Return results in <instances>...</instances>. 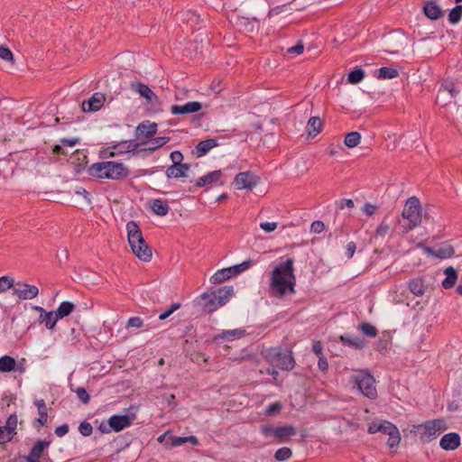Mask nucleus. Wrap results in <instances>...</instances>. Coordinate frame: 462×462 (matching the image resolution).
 Wrapping results in <instances>:
<instances>
[{
	"instance_id": "9b49d317",
	"label": "nucleus",
	"mask_w": 462,
	"mask_h": 462,
	"mask_svg": "<svg viewBox=\"0 0 462 462\" xmlns=\"http://www.w3.org/2000/svg\"><path fill=\"white\" fill-rule=\"evenodd\" d=\"M260 181V178L253 171H242L236 175L233 183L238 189H253Z\"/></svg>"
},
{
	"instance_id": "bb28decb",
	"label": "nucleus",
	"mask_w": 462,
	"mask_h": 462,
	"mask_svg": "<svg viewBox=\"0 0 462 462\" xmlns=\"http://www.w3.org/2000/svg\"><path fill=\"white\" fill-rule=\"evenodd\" d=\"M424 14L431 20H437L442 16L443 11L435 0H430L423 6Z\"/></svg>"
},
{
	"instance_id": "aec40b11",
	"label": "nucleus",
	"mask_w": 462,
	"mask_h": 462,
	"mask_svg": "<svg viewBox=\"0 0 462 462\" xmlns=\"http://www.w3.org/2000/svg\"><path fill=\"white\" fill-rule=\"evenodd\" d=\"M202 104L198 101L188 102L184 105H173L171 106V113L172 115H188L200 111Z\"/></svg>"
},
{
	"instance_id": "4468645a",
	"label": "nucleus",
	"mask_w": 462,
	"mask_h": 462,
	"mask_svg": "<svg viewBox=\"0 0 462 462\" xmlns=\"http://www.w3.org/2000/svg\"><path fill=\"white\" fill-rule=\"evenodd\" d=\"M39 293V289L35 285L23 282H17L14 286V294L22 300H32Z\"/></svg>"
},
{
	"instance_id": "c9c22d12",
	"label": "nucleus",
	"mask_w": 462,
	"mask_h": 462,
	"mask_svg": "<svg viewBox=\"0 0 462 462\" xmlns=\"http://www.w3.org/2000/svg\"><path fill=\"white\" fill-rule=\"evenodd\" d=\"M216 292H217V300H218V305L223 306L233 296L234 288H233V286H224V287H220L219 289H217V291Z\"/></svg>"
},
{
	"instance_id": "a18cd8bd",
	"label": "nucleus",
	"mask_w": 462,
	"mask_h": 462,
	"mask_svg": "<svg viewBox=\"0 0 462 462\" xmlns=\"http://www.w3.org/2000/svg\"><path fill=\"white\" fill-rule=\"evenodd\" d=\"M361 135L358 132L348 133L344 140L345 145L348 148H354L360 143Z\"/></svg>"
},
{
	"instance_id": "052dcab7",
	"label": "nucleus",
	"mask_w": 462,
	"mask_h": 462,
	"mask_svg": "<svg viewBox=\"0 0 462 462\" xmlns=\"http://www.w3.org/2000/svg\"><path fill=\"white\" fill-rule=\"evenodd\" d=\"M143 325V320L140 317H132L127 320L126 328H140Z\"/></svg>"
},
{
	"instance_id": "a211bd4d",
	"label": "nucleus",
	"mask_w": 462,
	"mask_h": 462,
	"mask_svg": "<svg viewBox=\"0 0 462 462\" xmlns=\"http://www.w3.org/2000/svg\"><path fill=\"white\" fill-rule=\"evenodd\" d=\"M200 300L203 302H198L202 305V310L205 312L211 313L215 311L218 307V300L217 297V292L215 291L204 292L200 295Z\"/></svg>"
},
{
	"instance_id": "603ef678",
	"label": "nucleus",
	"mask_w": 462,
	"mask_h": 462,
	"mask_svg": "<svg viewBox=\"0 0 462 462\" xmlns=\"http://www.w3.org/2000/svg\"><path fill=\"white\" fill-rule=\"evenodd\" d=\"M79 431L82 436L88 437L93 432V427L89 422L85 420L79 424Z\"/></svg>"
},
{
	"instance_id": "423d86ee",
	"label": "nucleus",
	"mask_w": 462,
	"mask_h": 462,
	"mask_svg": "<svg viewBox=\"0 0 462 462\" xmlns=\"http://www.w3.org/2000/svg\"><path fill=\"white\" fill-rule=\"evenodd\" d=\"M260 430L265 438L273 437L279 443L288 442L291 437L297 434L296 428L292 425L274 427L271 424H264L261 426Z\"/></svg>"
},
{
	"instance_id": "a878e982",
	"label": "nucleus",
	"mask_w": 462,
	"mask_h": 462,
	"mask_svg": "<svg viewBox=\"0 0 462 462\" xmlns=\"http://www.w3.org/2000/svg\"><path fill=\"white\" fill-rule=\"evenodd\" d=\"M339 341L346 346L362 349L366 346V340L353 335H345L339 337Z\"/></svg>"
},
{
	"instance_id": "4be33fe9",
	"label": "nucleus",
	"mask_w": 462,
	"mask_h": 462,
	"mask_svg": "<svg viewBox=\"0 0 462 462\" xmlns=\"http://www.w3.org/2000/svg\"><path fill=\"white\" fill-rule=\"evenodd\" d=\"M18 371L23 373L24 368L22 365H17L15 359L11 356H4L0 357V373H10Z\"/></svg>"
},
{
	"instance_id": "4c0bfd02",
	"label": "nucleus",
	"mask_w": 462,
	"mask_h": 462,
	"mask_svg": "<svg viewBox=\"0 0 462 462\" xmlns=\"http://www.w3.org/2000/svg\"><path fill=\"white\" fill-rule=\"evenodd\" d=\"M396 218L387 215L377 226V236H384L389 233L393 225L395 223Z\"/></svg>"
},
{
	"instance_id": "e2e57ef3",
	"label": "nucleus",
	"mask_w": 462,
	"mask_h": 462,
	"mask_svg": "<svg viewBox=\"0 0 462 462\" xmlns=\"http://www.w3.org/2000/svg\"><path fill=\"white\" fill-rule=\"evenodd\" d=\"M325 229V224L320 220L313 221L310 226V232L314 234H320Z\"/></svg>"
},
{
	"instance_id": "20e7f679",
	"label": "nucleus",
	"mask_w": 462,
	"mask_h": 462,
	"mask_svg": "<svg viewBox=\"0 0 462 462\" xmlns=\"http://www.w3.org/2000/svg\"><path fill=\"white\" fill-rule=\"evenodd\" d=\"M265 360L272 365L285 371H291L295 366V360L291 351H284L281 346L267 348L263 352Z\"/></svg>"
},
{
	"instance_id": "dca6fc26",
	"label": "nucleus",
	"mask_w": 462,
	"mask_h": 462,
	"mask_svg": "<svg viewBox=\"0 0 462 462\" xmlns=\"http://www.w3.org/2000/svg\"><path fill=\"white\" fill-rule=\"evenodd\" d=\"M461 445V439L458 433L449 432L442 436L439 440V447L446 451H453Z\"/></svg>"
},
{
	"instance_id": "c85d7f7f",
	"label": "nucleus",
	"mask_w": 462,
	"mask_h": 462,
	"mask_svg": "<svg viewBox=\"0 0 462 462\" xmlns=\"http://www.w3.org/2000/svg\"><path fill=\"white\" fill-rule=\"evenodd\" d=\"M106 161L92 163L87 169L88 174L97 179H106Z\"/></svg>"
},
{
	"instance_id": "7c9ffc66",
	"label": "nucleus",
	"mask_w": 462,
	"mask_h": 462,
	"mask_svg": "<svg viewBox=\"0 0 462 462\" xmlns=\"http://www.w3.org/2000/svg\"><path fill=\"white\" fill-rule=\"evenodd\" d=\"M246 334L245 329L243 328H236L231 330L222 331L220 334L215 337V340L222 339V340H234L236 338H241L245 337Z\"/></svg>"
},
{
	"instance_id": "69168bd1",
	"label": "nucleus",
	"mask_w": 462,
	"mask_h": 462,
	"mask_svg": "<svg viewBox=\"0 0 462 462\" xmlns=\"http://www.w3.org/2000/svg\"><path fill=\"white\" fill-rule=\"evenodd\" d=\"M13 439L12 434L6 429H3V426H0V444H5L9 442Z\"/></svg>"
},
{
	"instance_id": "393cba45",
	"label": "nucleus",
	"mask_w": 462,
	"mask_h": 462,
	"mask_svg": "<svg viewBox=\"0 0 462 462\" xmlns=\"http://www.w3.org/2000/svg\"><path fill=\"white\" fill-rule=\"evenodd\" d=\"M189 169L190 165L189 163L171 165L167 168L165 173L168 179H179L186 177Z\"/></svg>"
},
{
	"instance_id": "cd10ccee",
	"label": "nucleus",
	"mask_w": 462,
	"mask_h": 462,
	"mask_svg": "<svg viewBox=\"0 0 462 462\" xmlns=\"http://www.w3.org/2000/svg\"><path fill=\"white\" fill-rule=\"evenodd\" d=\"M185 443H190L192 446H198L199 444V439L195 436L189 437H179L170 436L167 441V445L170 448L180 447Z\"/></svg>"
},
{
	"instance_id": "e433bc0d",
	"label": "nucleus",
	"mask_w": 462,
	"mask_h": 462,
	"mask_svg": "<svg viewBox=\"0 0 462 462\" xmlns=\"http://www.w3.org/2000/svg\"><path fill=\"white\" fill-rule=\"evenodd\" d=\"M233 277L232 272L230 270V267L224 268L221 270L217 271L209 279L211 283L217 284V283H222L223 282L230 279Z\"/></svg>"
},
{
	"instance_id": "1a4fd4ad",
	"label": "nucleus",
	"mask_w": 462,
	"mask_h": 462,
	"mask_svg": "<svg viewBox=\"0 0 462 462\" xmlns=\"http://www.w3.org/2000/svg\"><path fill=\"white\" fill-rule=\"evenodd\" d=\"M377 432L383 436H388L386 444L390 448L399 446L401 442V434L398 428L390 421L383 420L377 424Z\"/></svg>"
},
{
	"instance_id": "79ce46f5",
	"label": "nucleus",
	"mask_w": 462,
	"mask_h": 462,
	"mask_svg": "<svg viewBox=\"0 0 462 462\" xmlns=\"http://www.w3.org/2000/svg\"><path fill=\"white\" fill-rule=\"evenodd\" d=\"M399 76V71L394 67H382L377 70V79H392Z\"/></svg>"
},
{
	"instance_id": "09e8293b",
	"label": "nucleus",
	"mask_w": 462,
	"mask_h": 462,
	"mask_svg": "<svg viewBox=\"0 0 462 462\" xmlns=\"http://www.w3.org/2000/svg\"><path fill=\"white\" fill-rule=\"evenodd\" d=\"M292 457V451L290 448L283 447L276 450L274 458L277 461H286Z\"/></svg>"
},
{
	"instance_id": "6e6552de",
	"label": "nucleus",
	"mask_w": 462,
	"mask_h": 462,
	"mask_svg": "<svg viewBox=\"0 0 462 462\" xmlns=\"http://www.w3.org/2000/svg\"><path fill=\"white\" fill-rule=\"evenodd\" d=\"M354 382L364 396L375 398V380L371 374L361 371L354 375Z\"/></svg>"
},
{
	"instance_id": "774afa93",
	"label": "nucleus",
	"mask_w": 462,
	"mask_h": 462,
	"mask_svg": "<svg viewBox=\"0 0 462 462\" xmlns=\"http://www.w3.org/2000/svg\"><path fill=\"white\" fill-rule=\"evenodd\" d=\"M282 405L279 402H274L267 406L265 413L268 415L278 413L281 411Z\"/></svg>"
},
{
	"instance_id": "49530a36",
	"label": "nucleus",
	"mask_w": 462,
	"mask_h": 462,
	"mask_svg": "<svg viewBox=\"0 0 462 462\" xmlns=\"http://www.w3.org/2000/svg\"><path fill=\"white\" fill-rule=\"evenodd\" d=\"M254 264V262L253 260H246L244 261L241 263L233 265L230 267V270L232 272L233 276L238 275L245 271L248 270L250 267H252Z\"/></svg>"
},
{
	"instance_id": "7ed1b4c3",
	"label": "nucleus",
	"mask_w": 462,
	"mask_h": 462,
	"mask_svg": "<svg viewBox=\"0 0 462 462\" xmlns=\"http://www.w3.org/2000/svg\"><path fill=\"white\" fill-rule=\"evenodd\" d=\"M448 429V423L444 419H434L425 422L413 425L410 432L419 436L422 444H427Z\"/></svg>"
},
{
	"instance_id": "f3484780",
	"label": "nucleus",
	"mask_w": 462,
	"mask_h": 462,
	"mask_svg": "<svg viewBox=\"0 0 462 462\" xmlns=\"http://www.w3.org/2000/svg\"><path fill=\"white\" fill-rule=\"evenodd\" d=\"M105 100L104 94L96 92L88 101L82 102L81 110L83 112H97L102 107Z\"/></svg>"
},
{
	"instance_id": "58836bf2",
	"label": "nucleus",
	"mask_w": 462,
	"mask_h": 462,
	"mask_svg": "<svg viewBox=\"0 0 462 462\" xmlns=\"http://www.w3.org/2000/svg\"><path fill=\"white\" fill-rule=\"evenodd\" d=\"M146 106L148 111L151 113H159L162 111V101L154 92L151 97L146 98Z\"/></svg>"
},
{
	"instance_id": "338daca9",
	"label": "nucleus",
	"mask_w": 462,
	"mask_h": 462,
	"mask_svg": "<svg viewBox=\"0 0 462 462\" xmlns=\"http://www.w3.org/2000/svg\"><path fill=\"white\" fill-rule=\"evenodd\" d=\"M278 224L276 222H262L260 227L266 233H271L277 228Z\"/></svg>"
},
{
	"instance_id": "f03ea898",
	"label": "nucleus",
	"mask_w": 462,
	"mask_h": 462,
	"mask_svg": "<svg viewBox=\"0 0 462 462\" xmlns=\"http://www.w3.org/2000/svg\"><path fill=\"white\" fill-rule=\"evenodd\" d=\"M128 243L133 254L143 262H149L152 259V249L145 242L143 233L134 221L126 224Z\"/></svg>"
},
{
	"instance_id": "2f4dec72",
	"label": "nucleus",
	"mask_w": 462,
	"mask_h": 462,
	"mask_svg": "<svg viewBox=\"0 0 462 462\" xmlns=\"http://www.w3.org/2000/svg\"><path fill=\"white\" fill-rule=\"evenodd\" d=\"M445 279L442 281V287L444 289H451L454 287L457 281V271L452 267L448 266L444 270Z\"/></svg>"
},
{
	"instance_id": "f704fd0d",
	"label": "nucleus",
	"mask_w": 462,
	"mask_h": 462,
	"mask_svg": "<svg viewBox=\"0 0 462 462\" xmlns=\"http://www.w3.org/2000/svg\"><path fill=\"white\" fill-rule=\"evenodd\" d=\"M51 441L46 439H39L31 448L29 455L35 458H40L42 456L43 451L49 448Z\"/></svg>"
},
{
	"instance_id": "c756f323",
	"label": "nucleus",
	"mask_w": 462,
	"mask_h": 462,
	"mask_svg": "<svg viewBox=\"0 0 462 462\" xmlns=\"http://www.w3.org/2000/svg\"><path fill=\"white\" fill-rule=\"evenodd\" d=\"M408 287L411 292L417 297L422 296L427 289L424 281L420 277H416L409 281Z\"/></svg>"
},
{
	"instance_id": "13d9d810",
	"label": "nucleus",
	"mask_w": 462,
	"mask_h": 462,
	"mask_svg": "<svg viewBox=\"0 0 462 462\" xmlns=\"http://www.w3.org/2000/svg\"><path fill=\"white\" fill-rule=\"evenodd\" d=\"M0 58L6 61H11L14 60V55L9 48L0 45Z\"/></svg>"
},
{
	"instance_id": "6ab92c4d",
	"label": "nucleus",
	"mask_w": 462,
	"mask_h": 462,
	"mask_svg": "<svg viewBox=\"0 0 462 462\" xmlns=\"http://www.w3.org/2000/svg\"><path fill=\"white\" fill-rule=\"evenodd\" d=\"M158 131V125L154 122L143 121L140 123L135 129V137L140 139L141 137L151 138L156 134Z\"/></svg>"
},
{
	"instance_id": "f257e3e1",
	"label": "nucleus",
	"mask_w": 462,
	"mask_h": 462,
	"mask_svg": "<svg viewBox=\"0 0 462 462\" xmlns=\"http://www.w3.org/2000/svg\"><path fill=\"white\" fill-rule=\"evenodd\" d=\"M295 285L294 259L289 257L273 270L269 289L272 295L282 297L288 293H293Z\"/></svg>"
},
{
	"instance_id": "de8ad7c7",
	"label": "nucleus",
	"mask_w": 462,
	"mask_h": 462,
	"mask_svg": "<svg viewBox=\"0 0 462 462\" xmlns=\"http://www.w3.org/2000/svg\"><path fill=\"white\" fill-rule=\"evenodd\" d=\"M365 77V71L362 69H356L349 72L347 76V82L351 84H357L362 81Z\"/></svg>"
},
{
	"instance_id": "bf43d9fd",
	"label": "nucleus",
	"mask_w": 462,
	"mask_h": 462,
	"mask_svg": "<svg viewBox=\"0 0 462 462\" xmlns=\"http://www.w3.org/2000/svg\"><path fill=\"white\" fill-rule=\"evenodd\" d=\"M360 330L367 336H370L372 337H375V327L369 323H362L360 325Z\"/></svg>"
},
{
	"instance_id": "473e14b6",
	"label": "nucleus",
	"mask_w": 462,
	"mask_h": 462,
	"mask_svg": "<svg viewBox=\"0 0 462 462\" xmlns=\"http://www.w3.org/2000/svg\"><path fill=\"white\" fill-rule=\"evenodd\" d=\"M76 309L74 303L70 301H62L58 307L57 310H55V317L58 319H61L65 317L70 315Z\"/></svg>"
},
{
	"instance_id": "a19ab883",
	"label": "nucleus",
	"mask_w": 462,
	"mask_h": 462,
	"mask_svg": "<svg viewBox=\"0 0 462 462\" xmlns=\"http://www.w3.org/2000/svg\"><path fill=\"white\" fill-rule=\"evenodd\" d=\"M131 89L136 93H138L142 97L147 98L151 97L153 91L150 88V87L143 82L137 81L133 82L131 84Z\"/></svg>"
},
{
	"instance_id": "72a5a7b5",
	"label": "nucleus",
	"mask_w": 462,
	"mask_h": 462,
	"mask_svg": "<svg viewBox=\"0 0 462 462\" xmlns=\"http://www.w3.org/2000/svg\"><path fill=\"white\" fill-rule=\"evenodd\" d=\"M58 320L59 319L55 317V311L53 310L46 311L42 316H39L38 318V321L40 323H43L45 328L50 330H52L55 328Z\"/></svg>"
},
{
	"instance_id": "ddd939ff",
	"label": "nucleus",
	"mask_w": 462,
	"mask_h": 462,
	"mask_svg": "<svg viewBox=\"0 0 462 462\" xmlns=\"http://www.w3.org/2000/svg\"><path fill=\"white\" fill-rule=\"evenodd\" d=\"M457 94L458 90L456 88L455 83L452 80H445L439 90L437 102L446 105Z\"/></svg>"
},
{
	"instance_id": "4d7b16f0",
	"label": "nucleus",
	"mask_w": 462,
	"mask_h": 462,
	"mask_svg": "<svg viewBox=\"0 0 462 462\" xmlns=\"http://www.w3.org/2000/svg\"><path fill=\"white\" fill-rule=\"evenodd\" d=\"M127 141L113 146V148L116 151L111 152L110 156H115L116 154H119V153H123V152H134V150H132V149H127V143H125ZM134 152H136V150H134Z\"/></svg>"
},
{
	"instance_id": "b1692460",
	"label": "nucleus",
	"mask_w": 462,
	"mask_h": 462,
	"mask_svg": "<svg viewBox=\"0 0 462 462\" xmlns=\"http://www.w3.org/2000/svg\"><path fill=\"white\" fill-rule=\"evenodd\" d=\"M222 177V171L220 170L208 172L204 176L199 178L195 182L196 188H202L207 185L217 183Z\"/></svg>"
},
{
	"instance_id": "2eb2a0df",
	"label": "nucleus",
	"mask_w": 462,
	"mask_h": 462,
	"mask_svg": "<svg viewBox=\"0 0 462 462\" xmlns=\"http://www.w3.org/2000/svg\"><path fill=\"white\" fill-rule=\"evenodd\" d=\"M135 414L112 415L109 418L111 427L114 431L119 432L129 427L135 420Z\"/></svg>"
},
{
	"instance_id": "412c9836",
	"label": "nucleus",
	"mask_w": 462,
	"mask_h": 462,
	"mask_svg": "<svg viewBox=\"0 0 462 462\" xmlns=\"http://www.w3.org/2000/svg\"><path fill=\"white\" fill-rule=\"evenodd\" d=\"M34 404L36 405L38 409L39 417L34 419L32 421L33 428L37 429L38 430L43 427L48 420V409L46 406V403L43 399L36 400Z\"/></svg>"
},
{
	"instance_id": "ea45409f",
	"label": "nucleus",
	"mask_w": 462,
	"mask_h": 462,
	"mask_svg": "<svg viewBox=\"0 0 462 462\" xmlns=\"http://www.w3.org/2000/svg\"><path fill=\"white\" fill-rule=\"evenodd\" d=\"M310 135L316 136L322 129V122L319 116H311L307 124Z\"/></svg>"
},
{
	"instance_id": "0eeeda50",
	"label": "nucleus",
	"mask_w": 462,
	"mask_h": 462,
	"mask_svg": "<svg viewBox=\"0 0 462 462\" xmlns=\"http://www.w3.org/2000/svg\"><path fill=\"white\" fill-rule=\"evenodd\" d=\"M170 141V137L167 136H160V137H151L149 140L144 142H135L134 140H130L126 142L127 149L136 150L137 152H153L157 149L162 147Z\"/></svg>"
},
{
	"instance_id": "37998d69",
	"label": "nucleus",
	"mask_w": 462,
	"mask_h": 462,
	"mask_svg": "<svg viewBox=\"0 0 462 462\" xmlns=\"http://www.w3.org/2000/svg\"><path fill=\"white\" fill-rule=\"evenodd\" d=\"M170 207L168 203L162 199H154L152 204V210L158 216H166L169 212Z\"/></svg>"
},
{
	"instance_id": "6e6d98bb",
	"label": "nucleus",
	"mask_w": 462,
	"mask_h": 462,
	"mask_svg": "<svg viewBox=\"0 0 462 462\" xmlns=\"http://www.w3.org/2000/svg\"><path fill=\"white\" fill-rule=\"evenodd\" d=\"M180 308V302L173 303L168 310H166L165 311H163L162 313H161L159 315V319L160 320L166 319L168 317H170L174 311H176Z\"/></svg>"
},
{
	"instance_id": "c03bdc74",
	"label": "nucleus",
	"mask_w": 462,
	"mask_h": 462,
	"mask_svg": "<svg viewBox=\"0 0 462 462\" xmlns=\"http://www.w3.org/2000/svg\"><path fill=\"white\" fill-rule=\"evenodd\" d=\"M60 144H56L53 147V152L56 154L67 155L68 153L65 152L62 145L71 146V147L75 146L79 143V139L78 138H72V139L61 138L60 140Z\"/></svg>"
},
{
	"instance_id": "39448f33",
	"label": "nucleus",
	"mask_w": 462,
	"mask_h": 462,
	"mask_svg": "<svg viewBox=\"0 0 462 462\" xmlns=\"http://www.w3.org/2000/svg\"><path fill=\"white\" fill-rule=\"evenodd\" d=\"M402 216L406 222L405 225H402L404 232L413 229L421 223L420 202L416 197H411L407 199Z\"/></svg>"
},
{
	"instance_id": "3c124183",
	"label": "nucleus",
	"mask_w": 462,
	"mask_h": 462,
	"mask_svg": "<svg viewBox=\"0 0 462 462\" xmlns=\"http://www.w3.org/2000/svg\"><path fill=\"white\" fill-rule=\"evenodd\" d=\"M16 427H17V416L15 414H11L5 422V425L3 426V429H6L12 436L16 434Z\"/></svg>"
},
{
	"instance_id": "f8f14e48",
	"label": "nucleus",
	"mask_w": 462,
	"mask_h": 462,
	"mask_svg": "<svg viewBox=\"0 0 462 462\" xmlns=\"http://www.w3.org/2000/svg\"><path fill=\"white\" fill-rule=\"evenodd\" d=\"M129 169L122 162L106 161V179L121 180L128 177Z\"/></svg>"
},
{
	"instance_id": "9d476101",
	"label": "nucleus",
	"mask_w": 462,
	"mask_h": 462,
	"mask_svg": "<svg viewBox=\"0 0 462 462\" xmlns=\"http://www.w3.org/2000/svg\"><path fill=\"white\" fill-rule=\"evenodd\" d=\"M419 246L424 250L428 256L441 260L451 258L455 254L454 247L448 242H443L435 247H430L422 244H420Z\"/></svg>"
},
{
	"instance_id": "864d4df0",
	"label": "nucleus",
	"mask_w": 462,
	"mask_h": 462,
	"mask_svg": "<svg viewBox=\"0 0 462 462\" xmlns=\"http://www.w3.org/2000/svg\"><path fill=\"white\" fill-rule=\"evenodd\" d=\"M14 288V280L8 276L0 277V292L5 291L10 288Z\"/></svg>"
},
{
	"instance_id": "5fc2aeb1",
	"label": "nucleus",
	"mask_w": 462,
	"mask_h": 462,
	"mask_svg": "<svg viewBox=\"0 0 462 462\" xmlns=\"http://www.w3.org/2000/svg\"><path fill=\"white\" fill-rule=\"evenodd\" d=\"M77 397L85 404L88 403L90 401V396L87 390L84 387H78L75 390Z\"/></svg>"
},
{
	"instance_id": "8fccbe9b",
	"label": "nucleus",
	"mask_w": 462,
	"mask_h": 462,
	"mask_svg": "<svg viewBox=\"0 0 462 462\" xmlns=\"http://www.w3.org/2000/svg\"><path fill=\"white\" fill-rule=\"evenodd\" d=\"M462 18V5L455 6L448 14V22L451 24L457 23Z\"/></svg>"
},
{
	"instance_id": "5701e85b",
	"label": "nucleus",
	"mask_w": 462,
	"mask_h": 462,
	"mask_svg": "<svg viewBox=\"0 0 462 462\" xmlns=\"http://www.w3.org/2000/svg\"><path fill=\"white\" fill-rule=\"evenodd\" d=\"M218 145L217 138H209L200 141L193 150V154L197 158H200L208 153L212 148Z\"/></svg>"
},
{
	"instance_id": "0e129e2a",
	"label": "nucleus",
	"mask_w": 462,
	"mask_h": 462,
	"mask_svg": "<svg viewBox=\"0 0 462 462\" xmlns=\"http://www.w3.org/2000/svg\"><path fill=\"white\" fill-rule=\"evenodd\" d=\"M337 208L338 209H344L345 208H354V201L350 199H342L336 201Z\"/></svg>"
},
{
	"instance_id": "680f3d73",
	"label": "nucleus",
	"mask_w": 462,
	"mask_h": 462,
	"mask_svg": "<svg viewBox=\"0 0 462 462\" xmlns=\"http://www.w3.org/2000/svg\"><path fill=\"white\" fill-rule=\"evenodd\" d=\"M170 158L172 162V165H178V164H184L182 162L183 161V154L180 151H173L170 154Z\"/></svg>"
}]
</instances>
